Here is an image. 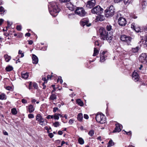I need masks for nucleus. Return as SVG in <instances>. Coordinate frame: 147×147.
Returning <instances> with one entry per match:
<instances>
[{
    "label": "nucleus",
    "instance_id": "1",
    "mask_svg": "<svg viewBox=\"0 0 147 147\" xmlns=\"http://www.w3.org/2000/svg\"><path fill=\"white\" fill-rule=\"evenodd\" d=\"M106 29L107 31H106L105 29L103 28H100L98 32L100 34V38L102 40H106L109 43L111 42L113 38V30L110 25H107Z\"/></svg>",
    "mask_w": 147,
    "mask_h": 147
},
{
    "label": "nucleus",
    "instance_id": "2",
    "mask_svg": "<svg viewBox=\"0 0 147 147\" xmlns=\"http://www.w3.org/2000/svg\"><path fill=\"white\" fill-rule=\"evenodd\" d=\"M49 11L51 14L54 17L56 16L60 11L57 6V3L55 2H52L48 5Z\"/></svg>",
    "mask_w": 147,
    "mask_h": 147
},
{
    "label": "nucleus",
    "instance_id": "3",
    "mask_svg": "<svg viewBox=\"0 0 147 147\" xmlns=\"http://www.w3.org/2000/svg\"><path fill=\"white\" fill-rule=\"evenodd\" d=\"M115 12V9L113 6L111 5L105 10V16L107 17H111L114 15Z\"/></svg>",
    "mask_w": 147,
    "mask_h": 147
},
{
    "label": "nucleus",
    "instance_id": "4",
    "mask_svg": "<svg viewBox=\"0 0 147 147\" xmlns=\"http://www.w3.org/2000/svg\"><path fill=\"white\" fill-rule=\"evenodd\" d=\"M36 120L39 122V123L42 125L45 126L47 124V120L43 118L40 114H38L36 117Z\"/></svg>",
    "mask_w": 147,
    "mask_h": 147
},
{
    "label": "nucleus",
    "instance_id": "5",
    "mask_svg": "<svg viewBox=\"0 0 147 147\" xmlns=\"http://www.w3.org/2000/svg\"><path fill=\"white\" fill-rule=\"evenodd\" d=\"M96 119L98 122L101 124L105 123L106 122L105 116L101 113L97 114L96 115Z\"/></svg>",
    "mask_w": 147,
    "mask_h": 147
},
{
    "label": "nucleus",
    "instance_id": "6",
    "mask_svg": "<svg viewBox=\"0 0 147 147\" xmlns=\"http://www.w3.org/2000/svg\"><path fill=\"white\" fill-rule=\"evenodd\" d=\"M120 40L127 44L128 45H130L132 38L130 36H128L125 35H121L120 37Z\"/></svg>",
    "mask_w": 147,
    "mask_h": 147
},
{
    "label": "nucleus",
    "instance_id": "7",
    "mask_svg": "<svg viewBox=\"0 0 147 147\" xmlns=\"http://www.w3.org/2000/svg\"><path fill=\"white\" fill-rule=\"evenodd\" d=\"M103 9L99 5L96 6L91 9V12L92 13L97 15L101 14L103 12Z\"/></svg>",
    "mask_w": 147,
    "mask_h": 147
},
{
    "label": "nucleus",
    "instance_id": "8",
    "mask_svg": "<svg viewBox=\"0 0 147 147\" xmlns=\"http://www.w3.org/2000/svg\"><path fill=\"white\" fill-rule=\"evenodd\" d=\"M75 13L80 16L83 17L85 15L86 12L83 8L78 7L76 10Z\"/></svg>",
    "mask_w": 147,
    "mask_h": 147
},
{
    "label": "nucleus",
    "instance_id": "9",
    "mask_svg": "<svg viewBox=\"0 0 147 147\" xmlns=\"http://www.w3.org/2000/svg\"><path fill=\"white\" fill-rule=\"evenodd\" d=\"M139 59L143 63H147V55L145 53H142L140 56Z\"/></svg>",
    "mask_w": 147,
    "mask_h": 147
},
{
    "label": "nucleus",
    "instance_id": "10",
    "mask_svg": "<svg viewBox=\"0 0 147 147\" xmlns=\"http://www.w3.org/2000/svg\"><path fill=\"white\" fill-rule=\"evenodd\" d=\"M89 20L88 18H84L82 19L80 22V25L84 26L86 25V26L89 27L91 26V24L90 23H89Z\"/></svg>",
    "mask_w": 147,
    "mask_h": 147
},
{
    "label": "nucleus",
    "instance_id": "11",
    "mask_svg": "<svg viewBox=\"0 0 147 147\" xmlns=\"http://www.w3.org/2000/svg\"><path fill=\"white\" fill-rule=\"evenodd\" d=\"M118 23L120 26H125L126 24V21L124 18L120 17L118 19Z\"/></svg>",
    "mask_w": 147,
    "mask_h": 147
},
{
    "label": "nucleus",
    "instance_id": "12",
    "mask_svg": "<svg viewBox=\"0 0 147 147\" xmlns=\"http://www.w3.org/2000/svg\"><path fill=\"white\" fill-rule=\"evenodd\" d=\"M95 0H91L88 2L86 7L88 8L91 9L95 5Z\"/></svg>",
    "mask_w": 147,
    "mask_h": 147
},
{
    "label": "nucleus",
    "instance_id": "13",
    "mask_svg": "<svg viewBox=\"0 0 147 147\" xmlns=\"http://www.w3.org/2000/svg\"><path fill=\"white\" fill-rule=\"evenodd\" d=\"M140 49V47L139 46H137L135 47H132L129 51V54L133 55L134 53H138Z\"/></svg>",
    "mask_w": 147,
    "mask_h": 147
},
{
    "label": "nucleus",
    "instance_id": "14",
    "mask_svg": "<svg viewBox=\"0 0 147 147\" xmlns=\"http://www.w3.org/2000/svg\"><path fill=\"white\" fill-rule=\"evenodd\" d=\"M105 52L104 51H100V61L103 62L105 60V58L107 56L105 55Z\"/></svg>",
    "mask_w": 147,
    "mask_h": 147
},
{
    "label": "nucleus",
    "instance_id": "15",
    "mask_svg": "<svg viewBox=\"0 0 147 147\" xmlns=\"http://www.w3.org/2000/svg\"><path fill=\"white\" fill-rule=\"evenodd\" d=\"M116 127L113 131V133L119 132L121 130V127L122 125L119 123H117L115 124Z\"/></svg>",
    "mask_w": 147,
    "mask_h": 147
},
{
    "label": "nucleus",
    "instance_id": "16",
    "mask_svg": "<svg viewBox=\"0 0 147 147\" xmlns=\"http://www.w3.org/2000/svg\"><path fill=\"white\" fill-rule=\"evenodd\" d=\"M132 77L133 80L135 82L138 81L139 80L138 75L136 72H133V73Z\"/></svg>",
    "mask_w": 147,
    "mask_h": 147
},
{
    "label": "nucleus",
    "instance_id": "17",
    "mask_svg": "<svg viewBox=\"0 0 147 147\" xmlns=\"http://www.w3.org/2000/svg\"><path fill=\"white\" fill-rule=\"evenodd\" d=\"M32 63L33 64H37L38 62V57L34 54H32Z\"/></svg>",
    "mask_w": 147,
    "mask_h": 147
},
{
    "label": "nucleus",
    "instance_id": "18",
    "mask_svg": "<svg viewBox=\"0 0 147 147\" xmlns=\"http://www.w3.org/2000/svg\"><path fill=\"white\" fill-rule=\"evenodd\" d=\"M27 109L30 113H31L33 112L34 110V108L32 105H30L27 107Z\"/></svg>",
    "mask_w": 147,
    "mask_h": 147
},
{
    "label": "nucleus",
    "instance_id": "19",
    "mask_svg": "<svg viewBox=\"0 0 147 147\" xmlns=\"http://www.w3.org/2000/svg\"><path fill=\"white\" fill-rule=\"evenodd\" d=\"M66 6L71 11L74 10L75 7L74 6L70 3H67L66 5Z\"/></svg>",
    "mask_w": 147,
    "mask_h": 147
},
{
    "label": "nucleus",
    "instance_id": "20",
    "mask_svg": "<svg viewBox=\"0 0 147 147\" xmlns=\"http://www.w3.org/2000/svg\"><path fill=\"white\" fill-rule=\"evenodd\" d=\"M105 17L103 15L99 14L96 17V19L98 21H102L105 19Z\"/></svg>",
    "mask_w": 147,
    "mask_h": 147
},
{
    "label": "nucleus",
    "instance_id": "21",
    "mask_svg": "<svg viewBox=\"0 0 147 147\" xmlns=\"http://www.w3.org/2000/svg\"><path fill=\"white\" fill-rule=\"evenodd\" d=\"M6 12V10H5L4 8L2 6L0 7V14L3 15Z\"/></svg>",
    "mask_w": 147,
    "mask_h": 147
},
{
    "label": "nucleus",
    "instance_id": "22",
    "mask_svg": "<svg viewBox=\"0 0 147 147\" xmlns=\"http://www.w3.org/2000/svg\"><path fill=\"white\" fill-rule=\"evenodd\" d=\"M4 57L5 58V60L6 62H9L11 58V57L10 56H9L7 54H6L4 55Z\"/></svg>",
    "mask_w": 147,
    "mask_h": 147
},
{
    "label": "nucleus",
    "instance_id": "23",
    "mask_svg": "<svg viewBox=\"0 0 147 147\" xmlns=\"http://www.w3.org/2000/svg\"><path fill=\"white\" fill-rule=\"evenodd\" d=\"M28 77V73L26 72L24 73L23 72L22 73V77L25 79H27Z\"/></svg>",
    "mask_w": 147,
    "mask_h": 147
},
{
    "label": "nucleus",
    "instance_id": "24",
    "mask_svg": "<svg viewBox=\"0 0 147 147\" xmlns=\"http://www.w3.org/2000/svg\"><path fill=\"white\" fill-rule=\"evenodd\" d=\"M83 119V115L82 113H79L78 115V120L80 122H82Z\"/></svg>",
    "mask_w": 147,
    "mask_h": 147
},
{
    "label": "nucleus",
    "instance_id": "25",
    "mask_svg": "<svg viewBox=\"0 0 147 147\" xmlns=\"http://www.w3.org/2000/svg\"><path fill=\"white\" fill-rule=\"evenodd\" d=\"M57 98V96L56 94H51V95L50 96L49 99L50 100H54Z\"/></svg>",
    "mask_w": 147,
    "mask_h": 147
},
{
    "label": "nucleus",
    "instance_id": "26",
    "mask_svg": "<svg viewBox=\"0 0 147 147\" xmlns=\"http://www.w3.org/2000/svg\"><path fill=\"white\" fill-rule=\"evenodd\" d=\"M7 98V96L5 94L2 93L0 95V99L3 100H5Z\"/></svg>",
    "mask_w": 147,
    "mask_h": 147
},
{
    "label": "nucleus",
    "instance_id": "27",
    "mask_svg": "<svg viewBox=\"0 0 147 147\" xmlns=\"http://www.w3.org/2000/svg\"><path fill=\"white\" fill-rule=\"evenodd\" d=\"M76 102L79 105L81 106H83L84 105L83 102L80 99H77Z\"/></svg>",
    "mask_w": 147,
    "mask_h": 147
},
{
    "label": "nucleus",
    "instance_id": "28",
    "mask_svg": "<svg viewBox=\"0 0 147 147\" xmlns=\"http://www.w3.org/2000/svg\"><path fill=\"white\" fill-rule=\"evenodd\" d=\"M13 69V67L12 66H8L5 68V70L7 71H10Z\"/></svg>",
    "mask_w": 147,
    "mask_h": 147
},
{
    "label": "nucleus",
    "instance_id": "29",
    "mask_svg": "<svg viewBox=\"0 0 147 147\" xmlns=\"http://www.w3.org/2000/svg\"><path fill=\"white\" fill-rule=\"evenodd\" d=\"M99 53V51L96 49V48H94V53L93 56H95L98 55Z\"/></svg>",
    "mask_w": 147,
    "mask_h": 147
},
{
    "label": "nucleus",
    "instance_id": "30",
    "mask_svg": "<svg viewBox=\"0 0 147 147\" xmlns=\"http://www.w3.org/2000/svg\"><path fill=\"white\" fill-rule=\"evenodd\" d=\"M78 141L80 144H83L84 143V140L82 138H78Z\"/></svg>",
    "mask_w": 147,
    "mask_h": 147
},
{
    "label": "nucleus",
    "instance_id": "31",
    "mask_svg": "<svg viewBox=\"0 0 147 147\" xmlns=\"http://www.w3.org/2000/svg\"><path fill=\"white\" fill-rule=\"evenodd\" d=\"M132 0H123L124 3L125 5H129L131 3Z\"/></svg>",
    "mask_w": 147,
    "mask_h": 147
},
{
    "label": "nucleus",
    "instance_id": "32",
    "mask_svg": "<svg viewBox=\"0 0 147 147\" xmlns=\"http://www.w3.org/2000/svg\"><path fill=\"white\" fill-rule=\"evenodd\" d=\"M11 112L12 114L13 115H16L17 113V111L15 108H13L12 109Z\"/></svg>",
    "mask_w": 147,
    "mask_h": 147
},
{
    "label": "nucleus",
    "instance_id": "33",
    "mask_svg": "<svg viewBox=\"0 0 147 147\" xmlns=\"http://www.w3.org/2000/svg\"><path fill=\"white\" fill-rule=\"evenodd\" d=\"M94 134V131L93 130H90L88 133V134L91 137H92Z\"/></svg>",
    "mask_w": 147,
    "mask_h": 147
},
{
    "label": "nucleus",
    "instance_id": "34",
    "mask_svg": "<svg viewBox=\"0 0 147 147\" xmlns=\"http://www.w3.org/2000/svg\"><path fill=\"white\" fill-rule=\"evenodd\" d=\"M114 145V143L113 142L112 140H110L109 141L108 143V145L107 146L108 147H110L113 146Z\"/></svg>",
    "mask_w": 147,
    "mask_h": 147
},
{
    "label": "nucleus",
    "instance_id": "35",
    "mask_svg": "<svg viewBox=\"0 0 147 147\" xmlns=\"http://www.w3.org/2000/svg\"><path fill=\"white\" fill-rule=\"evenodd\" d=\"M32 85L34 88L36 89L38 88V86L36 83L35 82L32 83Z\"/></svg>",
    "mask_w": 147,
    "mask_h": 147
},
{
    "label": "nucleus",
    "instance_id": "36",
    "mask_svg": "<svg viewBox=\"0 0 147 147\" xmlns=\"http://www.w3.org/2000/svg\"><path fill=\"white\" fill-rule=\"evenodd\" d=\"M53 117L55 119H59V116L58 114H57V113H55L53 115Z\"/></svg>",
    "mask_w": 147,
    "mask_h": 147
},
{
    "label": "nucleus",
    "instance_id": "37",
    "mask_svg": "<svg viewBox=\"0 0 147 147\" xmlns=\"http://www.w3.org/2000/svg\"><path fill=\"white\" fill-rule=\"evenodd\" d=\"M53 125L55 127H57L59 126V122L57 121L53 123Z\"/></svg>",
    "mask_w": 147,
    "mask_h": 147
},
{
    "label": "nucleus",
    "instance_id": "38",
    "mask_svg": "<svg viewBox=\"0 0 147 147\" xmlns=\"http://www.w3.org/2000/svg\"><path fill=\"white\" fill-rule=\"evenodd\" d=\"M60 81V83L61 84L63 82V80L62 79L61 77L60 76H59L58 77V79L57 80V82H58L59 81Z\"/></svg>",
    "mask_w": 147,
    "mask_h": 147
},
{
    "label": "nucleus",
    "instance_id": "39",
    "mask_svg": "<svg viewBox=\"0 0 147 147\" xmlns=\"http://www.w3.org/2000/svg\"><path fill=\"white\" fill-rule=\"evenodd\" d=\"M5 89L8 90H11L12 89V87L11 86H10L5 87Z\"/></svg>",
    "mask_w": 147,
    "mask_h": 147
},
{
    "label": "nucleus",
    "instance_id": "40",
    "mask_svg": "<svg viewBox=\"0 0 147 147\" xmlns=\"http://www.w3.org/2000/svg\"><path fill=\"white\" fill-rule=\"evenodd\" d=\"M16 29L18 31H21L22 29V26L20 25H18L16 27Z\"/></svg>",
    "mask_w": 147,
    "mask_h": 147
},
{
    "label": "nucleus",
    "instance_id": "41",
    "mask_svg": "<svg viewBox=\"0 0 147 147\" xmlns=\"http://www.w3.org/2000/svg\"><path fill=\"white\" fill-rule=\"evenodd\" d=\"M141 29H140V28L139 27H136L135 29H134L135 30V31L138 32L140 31Z\"/></svg>",
    "mask_w": 147,
    "mask_h": 147
},
{
    "label": "nucleus",
    "instance_id": "42",
    "mask_svg": "<svg viewBox=\"0 0 147 147\" xmlns=\"http://www.w3.org/2000/svg\"><path fill=\"white\" fill-rule=\"evenodd\" d=\"M136 27L135 23H133L131 24V28L134 30Z\"/></svg>",
    "mask_w": 147,
    "mask_h": 147
},
{
    "label": "nucleus",
    "instance_id": "43",
    "mask_svg": "<svg viewBox=\"0 0 147 147\" xmlns=\"http://www.w3.org/2000/svg\"><path fill=\"white\" fill-rule=\"evenodd\" d=\"M34 117V115L32 114H29L28 115V117L30 119L33 118Z\"/></svg>",
    "mask_w": 147,
    "mask_h": 147
},
{
    "label": "nucleus",
    "instance_id": "44",
    "mask_svg": "<svg viewBox=\"0 0 147 147\" xmlns=\"http://www.w3.org/2000/svg\"><path fill=\"white\" fill-rule=\"evenodd\" d=\"M32 83L31 82H29V89H31L32 88Z\"/></svg>",
    "mask_w": 147,
    "mask_h": 147
},
{
    "label": "nucleus",
    "instance_id": "45",
    "mask_svg": "<svg viewBox=\"0 0 147 147\" xmlns=\"http://www.w3.org/2000/svg\"><path fill=\"white\" fill-rule=\"evenodd\" d=\"M141 3V5L143 9L145 8V7L146 6L147 4V3Z\"/></svg>",
    "mask_w": 147,
    "mask_h": 147
},
{
    "label": "nucleus",
    "instance_id": "46",
    "mask_svg": "<svg viewBox=\"0 0 147 147\" xmlns=\"http://www.w3.org/2000/svg\"><path fill=\"white\" fill-rule=\"evenodd\" d=\"M74 121V120H73L72 119H70L69 120V124L71 125L73 123Z\"/></svg>",
    "mask_w": 147,
    "mask_h": 147
},
{
    "label": "nucleus",
    "instance_id": "47",
    "mask_svg": "<svg viewBox=\"0 0 147 147\" xmlns=\"http://www.w3.org/2000/svg\"><path fill=\"white\" fill-rule=\"evenodd\" d=\"M53 118V115H48L47 116V117L46 118L48 119H49L50 118H51L52 119Z\"/></svg>",
    "mask_w": 147,
    "mask_h": 147
},
{
    "label": "nucleus",
    "instance_id": "48",
    "mask_svg": "<svg viewBox=\"0 0 147 147\" xmlns=\"http://www.w3.org/2000/svg\"><path fill=\"white\" fill-rule=\"evenodd\" d=\"M48 136L50 138H52L53 137L54 135L52 133H49Z\"/></svg>",
    "mask_w": 147,
    "mask_h": 147
},
{
    "label": "nucleus",
    "instance_id": "49",
    "mask_svg": "<svg viewBox=\"0 0 147 147\" xmlns=\"http://www.w3.org/2000/svg\"><path fill=\"white\" fill-rule=\"evenodd\" d=\"M59 109L57 107H54L53 108V112L55 113L56 112V111L58 110Z\"/></svg>",
    "mask_w": 147,
    "mask_h": 147
},
{
    "label": "nucleus",
    "instance_id": "50",
    "mask_svg": "<svg viewBox=\"0 0 147 147\" xmlns=\"http://www.w3.org/2000/svg\"><path fill=\"white\" fill-rule=\"evenodd\" d=\"M22 102L24 104H26L27 103V100L24 99H23L22 100Z\"/></svg>",
    "mask_w": 147,
    "mask_h": 147
},
{
    "label": "nucleus",
    "instance_id": "51",
    "mask_svg": "<svg viewBox=\"0 0 147 147\" xmlns=\"http://www.w3.org/2000/svg\"><path fill=\"white\" fill-rule=\"evenodd\" d=\"M94 45L95 46H99V43L98 40H96L95 42Z\"/></svg>",
    "mask_w": 147,
    "mask_h": 147
},
{
    "label": "nucleus",
    "instance_id": "52",
    "mask_svg": "<svg viewBox=\"0 0 147 147\" xmlns=\"http://www.w3.org/2000/svg\"><path fill=\"white\" fill-rule=\"evenodd\" d=\"M121 15L120 14H117L116 16V19H118L121 17Z\"/></svg>",
    "mask_w": 147,
    "mask_h": 147
},
{
    "label": "nucleus",
    "instance_id": "53",
    "mask_svg": "<svg viewBox=\"0 0 147 147\" xmlns=\"http://www.w3.org/2000/svg\"><path fill=\"white\" fill-rule=\"evenodd\" d=\"M145 42L144 43V45L146 47H147V36H146L145 40Z\"/></svg>",
    "mask_w": 147,
    "mask_h": 147
},
{
    "label": "nucleus",
    "instance_id": "54",
    "mask_svg": "<svg viewBox=\"0 0 147 147\" xmlns=\"http://www.w3.org/2000/svg\"><path fill=\"white\" fill-rule=\"evenodd\" d=\"M84 118L86 119H88L89 118V117L88 115L87 114H84Z\"/></svg>",
    "mask_w": 147,
    "mask_h": 147
},
{
    "label": "nucleus",
    "instance_id": "55",
    "mask_svg": "<svg viewBox=\"0 0 147 147\" xmlns=\"http://www.w3.org/2000/svg\"><path fill=\"white\" fill-rule=\"evenodd\" d=\"M123 131H124L126 133V134L128 135H130L131 134V131H129V132H127L125 131L124 130H123Z\"/></svg>",
    "mask_w": 147,
    "mask_h": 147
},
{
    "label": "nucleus",
    "instance_id": "56",
    "mask_svg": "<svg viewBox=\"0 0 147 147\" xmlns=\"http://www.w3.org/2000/svg\"><path fill=\"white\" fill-rule=\"evenodd\" d=\"M23 34L21 33H20L18 34V38H21Z\"/></svg>",
    "mask_w": 147,
    "mask_h": 147
},
{
    "label": "nucleus",
    "instance_id": "57",
    "mask_svg": "<svg viewBox=\"0 0 147 147\" xmlns=\"http://www.w3.org/2000/svg\"><path fill=\"white\" fill-rule=\"evenodd\" d=\"M46 83L45 82H44L42 83V86H43V89H45L46 87V86L45 85V84Z\"/></svg>",
    "mask_w": 147,
    "mask_h": 147
},
{
    "label": "nucleus",
    "instance_id": "58",
    "mask_svg": "<svg viewBox=\"0 0 147 147\" xmlns=\"http://www.w3.org/2000/svg\"><path fill=\"white\" fill-rule=\"evenodd\" d=\"M59 1L62 2H69L70 0H59Z\"/></svg>",
    "mask_w": 147,
    "mask_h": 147
},
{
    "label": "nucleus",
    "instance_id": "59",
    "mask_svg": "<svg viewBox=\"0 0 147 147\" xmlns=\"http://www.w3.org/2000/svg\"><path fill=\"white\" fill-rule=\"evenodd\" d=\"M122 0H114V2L116 3H118L120 2Z\"/></svg>",
    "mask_w": 147,
    "mask_h": 147
},
{
    "label": "nucleus",
    "instance_id": "60",
    "mask_svg": "<svg viewBox=\"0 0 147 147\" xmlns=\"http://www.w3.org/2000/svg\"><path fill=\"white\" fill-rule=\"evenodd\" d=\"M63 133L62 131H58V134L59 135H62L63 134Z\"/></svg>",
    "mask_w": 147,
    "mask_h": 147
},
{
    "label": "nucleus",
    "instance_id": "61",
    "mask_svg": "<svg viewBox=\"0 0 147 147\" xmlns=\"http://www.w3.org/2000/svg\"><path fill=\"white\" fill-rule=\"evenodd\" d=\"M52 77V75H51V76L48 75L47 76V79H51V77Z\"/></svg>",
    "mask_w": 147,
    "mask_h": 147
},
{
    "label": "nucleus",
    "instance_id": "62",
    "mask_svg": "<svg viewBox=\"0 0 147 147\" xmlns=\"http://www.w3.org/2000/svg\"><path fill=\"white\" fill-rule=\"evenodd\" d=\"M42 80L44 81V82H45L46 83L47 82V80L46 78H42Z\"/></svg>",
    "mask_w": 147,
    "mask_h": 147
},
{
    "label": "nucleus",
    "instance_id": "63",
    "mask_svg": "<svg viewBox=\"0 0 147 147\" xmlns=\"http://www.w3.org/2000/svg\"><path fill=\"white\" fill-rule=\"evenodd\" d=\"M25 36H28V37L30 36V34L29 33H27L25 35Z\"/></svg>",
    "mask_w": 147,
    "mask_h": 147
},
{
    "label": "nucleus",
    "instance_id": "64",
    "mask_svg": "<svg viewBox=\"0 0 147 147\" xmlns=\"http://www.w3.org/2000/svg\"><path fill=\"white\" fill-rule=\"evenodd\" d=\"M33 43V42L32 40L28 41V44L30 45H32Z\"/></svg>",
    "mask_w": 147,
    "mask_h": 147
}]
</instances>
